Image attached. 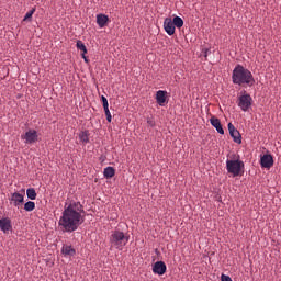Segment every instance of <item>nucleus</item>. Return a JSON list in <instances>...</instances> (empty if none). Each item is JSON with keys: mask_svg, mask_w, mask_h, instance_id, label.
I'll return each instance as SVG.
<instances>
[{"mask_svg": "<svg viewBox=\"0 0 281 281\" xmlns=\"http://www.w3.org/2000/svg\"><path fill=\"white\" fill-rule=\"evenodd\" d=\"M26 196L32 201L36 200V190L34 188L27 189Z\"/></svg>", "mask_w": 281, "mask_h": 281, "instance_id": "nucleus-21", "label": "nucleus"}, {"mask_svg": "<svg viewBox=\"0 0 281 281\" xmlns=\"http://www.w3.org/2000/svg\"><path fill=\"white\" fill-rule=\"evenodd\" d=\"M101 100H102L103 109H106V108H109V102H108V99H106V97H104V95H101Z\"/></svg>", "mask_w": 281, "mask_h": 281, "instance_id": "nucleus-24", "label": "nucleus"}, {"mask_svg": "<svg viewBox=\"0 0 281 281\" xmlns=\"http://www.w3.org/2000/svg\"><path fill=\"white\" fill-rule=\"evenodd\" d=\"M103 109H104L105 116L111 115V112H110V110H109V106H108V108H103Z\"/></svg>", "mask_w": 281, "mask_h": 281, "instance_id": "nucleus-27", "label": "nucleus"}, {"mask_svg": "<svg viewBox=\"0 0 281 281\" xmlns=\"http://www.w3.org/2000/svg\"><path fill=\"white\" fill-rule=\"evenodd\" d=\"M172 23H173L175 27H177V29H181L184 24L183 19L179 15H176L173 18Z\"/></svg>", "mask_w": 281, "mask_h": 281, "instance_id": "nucleus-20", "label": "nucleus"}, {"mask_svg": "<svg viewBox=\"0 0 281 281\" xmlns=\"http://www.w3.org/2000/svg\"><path fill=\"white\" fill-rule=\"evenodd\" d=\"M21 139L24 140V144H34L38 142V132L36 130H29L25 134H22Z\"/></svg>", "mask_w": 281, "mask_h": 281, "instance_id": "nucleus-6", "label": "nucleus"}, {"mask_svg": "<svg viewBox=\"0 0 281 281\" xmlns=\"http://www.w3.org/2000/svg\"><path fill=\"white\" fill-rule=\"evenodd\" d=\"M106 121H108L109 123H111V121H112L111 114L106 115Z\"/></svg>", "mask_w": 281, "mask_h": 281, "instance_id": "nucleus-28", "label": "nucleus"}, {"mask_svg": "<svg viewBox=\"0 0 281 281\" xmlns=\"http://www.w3.org/2000/svg\"><path fill=\"white\" fill-rule=\"evenodd\" d=\"M85 222L83 206L79 202H72L65 210L59 218V226L66 233H72Z\"/></svg>", "mask_w": 281, "mask_h": 281, "instance_id": "nucleus-1", "label": "nucleus"}, {"mask_svg": "<svg viewBox=\"0 0 281 281\" xmlns=\"http://www.w3.org/2000/svg\"><path fill=\"white\" fill-rule=\"evenodd\" d=\"M147 124H148V126H150L151 128L156 126V123H155L154 119H147Z\"/></svg>", "mask_w": 281, "mask_h": 281, "instance_id": "nucleus-25", "label": "nucleus"}, {"mask_svg": "<svg viewBox=\"0 0 281 281\" xmlns=\"http://www.w3.org/2000/svg\"><path fill=\"white\" fill-rule=\"evenodd\" d=\"M0 229L7 234L8 232L12 231V221L10 218H1L0 220Z\"/></svg>", "mask_w": 281, "mask_h": 281, "instance_id": "nucleus-12", "label": "nucleus"}, {"mask_svg": "<svg viewBox=\"0 0 281 281\" xmlns=\"http://www.w3.org/2000/svg\"><path fill=\"white\" fill-rule=\"evenodd\" d=\"M237 105L243 112H248L252 105V97L246 91L238 97Z\"/></svg>", "mask_w": 281, "mask_h": 281, "instance_id": "nucleus-5", "label": "nucleus"}, {"mask_svg": "<svg viewBox=\"0 0 281 281\" xmlns=\"http://www.w3.org/2000/svg\"><path fill=\"white\" fill-rule=\"evenodd\" d=\"M245 168L243 160H226V169L228 173L234 177L240 176V172Z\"/></svg>", "mask_w": 281, "mask_h": 281, "instance_id": "nucleus-4", "label": "nucleus"}, {"mask_svg": "<svg viewBox=\"0 0 281 281\" xmlns=\"http://www.w3.org/2000/svg\"><path fill=\"white\" fill-rule=\"evenodd\" d=\"M260 165H261V168H266V169H270L271 167H273L274 160L271 154H265L263 156H261Z\"/></svg>", "mask_w": 281, "mask_h": 281, "instance_id": "nucleus-7", "label": "nucleus"}, {"mask_svg": "<svg viewBox=\"0 0 281 281\" xmlns=\"http://www.w3.org/2000/svg\"><path fill=\"white\" fill-rule=\"evenodd\" d=\"M24 200V196L18 192L11 195V201L15 207H19L21 204H23Z\"/></svg>", "mask_w": 281, "mask_h": 281, "instance_id": "nucleus-14", "label": "nucleus"}, {"mask_svg": "<svg viewBox=\"0 0 281 281\" xmlns=\"http://www.w3.org/2000/svg\"><path fill=\"white\" fill-rule=\"evenodd\" d=\"M221 279H222V281H233V280L231 279V277L225 276V274H222Z\"/></svg>", "mask_w": 281, "mask_h": 281, "instance_id": "nucleus-26", "label": "nucleus"}, {"mask_svg": "<svg viewBox=\"0 0 281 281\" xmlns=\"http://www.w3.org/2000/svg\"><path fill=\"white\" fill-rule=\"evenodd\" d=\"M79 139L82 144H88L89 143V132H88V130H85L83 132H80Z\"/></svg>", "mask_w": 281, "mask_h": 281, "instance_id": "nucleus-19", "label": "nucleus"}, {"mask_svg": "<svg viewBox=\"0 0 281 281\" xmlns=\"http://www.w3.org/2000/svg\"><path fill=\"white\" fill-rule=\"evenodd\" d=\"M164 29L165 32L169 35L172 36L175 34L176 31V26L173 21L171 20V18H166L164 21Z\"/></svg>", "mask_w": 281, "mask_h": 281, "instance_id": "nucleus-9", "label": "nucleus"}, {"mask_svg": "<svg viewBox=\"0 0 281 281\" xmlns=\"http://www.w3.org/2000/svg\"><path fill=\"white\" fill-rule=\"evenodd\" d=\"M156 102L159 106H165L167 103V91L166 90H158L156 93Z\"/></svg>", "mask_w": 281, "mask_h": 281, "instance_id": "nucleus-11", "label": "nucleus"}, {"mask_svg": "<svg viewBox=\"0 0 281 281\" xmlns=\"http://www.w3.org/2000/svg\"><path fill=\"white\" fill-rule=\"evenodd\" d=\"M130 237L125 236L123 232L114 231L111 235L110 243L117 250H122L124 246L128 243Z\"/></svg>", "mask_w": 281, "mask_h": 281, "instance_id": "nucleus-3", "label": "nucleus"}, {"mask_svg": "<svg viewBox=\"0 0 281 281\" xmlns=\"http://www.w3.org/2000/svg\"><path fill=\"white\" fill-rule=\"evenodd\" d=\"M228 131L229 135L234 139L236 144H241V134L236 130V127L233 125V123H228Z\"/></svg>", "mask_w": 281, "mask_h": 281, "instance_id": "nucleus-8", "label": "nucleus"}, {"mask_svg": "<svg viewBox=\"0 0 281 281\" xmlns=\"http://www.w3.org/2000/svg\"><path fill=\"white\" fill-rule=\"evenodd\" d=\"M167 271V267L165 265V262L162 261H157L154 266H153V272L155 274L158 276H164Z\"/></svg>", "mask_w": 281, "mask_h": 281, "instance_id": "nucleus-10", "label": "nucleus"}, {"mask_svg": "<svg viewBox=\"0 0 281 281\" xmlns=\"http://www.w3.org/2000/svg\"><path fill=\"white\" fill-rule=\"evenodd\" d=\"M61 252L64 256L72 257L76 255V250L71 246H64L61 248Z\"/></svg>", "mask_w": 281, "mask_h": 281, "instance_id": "nucleus-17", "label": "nucleus"}, {"mask_svg": "<svg viewBox=\"0 0 281 281\" xmlns=\"http://www.w3.org/2000/svg\"><path fill=\"white\" fill-rule=\"evenodd\" d=\"M34 209H36V203L35 202L29 201L24 204V210L26 212H32V211H34Z\"/></svg>", "mask_w": 281, "mask_h": 281, "instance_id": "nucleus-22", "label": "nucleus"}, {"mask_svg": "<svg viewBox=\"0 0 281 281\" xmlns=\"http://www.w3.org/2000/svg\"><path fill=\"white\" fill-rule=\"evenodd\" d=\"M109 22V16L103 13L97 14V24L100 29H103Z\"/></svg>", "mask_w": 281, "mask_h": 281, "instance_id": "nucleus-15", "label": "nucleus"}, {"mask_svg": "<svg viewBox=\"0 0 281 281\" xmlns=\"http://www.w3.org/2000/svg\"><path fill=\"white\" fill-rule=\"evenodd\" d=\"M210 122H211V125L217 131L218 134L224 135V130L222 127L220 119L212 116V119H210Z\"/></svg>", "mask_w": 281, "mask_h": 281, "instance_id": "nucleus-13", "label": "nucleus"}, {"mask_svg": "<svg viewBox=\"0 0 281 281\" xmlns=\"http://www.w3.org/2000/svg\"><path fill=\"white\" fill-rule=\"evenodd\" d=\"M114 175H115L114 167H105V169L103 171V176L105 179H111L114 177Z\"/></svg>", "mask_w": 281, "mask_h": 281, "instance_id": "nucleus-18", "label": "nucleus"}, {"mask_svg": "<svg viewBox=\"0 0 281 281\" xmlns=\"http://www.w3.org/2000/svg\"><path fill=\"white\" fill-rule=\"evenodd\" d=\"M36 12V8H33L32 10L27 11L25 13V16L23 18V21H29L30 19H32V16L34 15V13Z\"/></svg>", "mask_w": 281, "mask_h": 281, "instance_id": "nucleus-23", "label": "nucleus"}, {"mask_svg": "<svg viewBox=\"0 0 281 281\" xmlns=\"http://www.w3.org/2000/svg\"><path fill=\"white\" fill-rule=\"evenodd\" d=\"M232 81L237 86H254L255 77L252 72L240 64H237L233 69Z\"/></svg>", "mask_w": 281, "mask_h": 281, "instance_id": "nucleus-2", "label": "nucleus"}, {"mask_svg": "<svg viewBox=\"0 0 281 281\" xmlns=\"http://www.w3.org/2000/svg\"><path fill=\"white\" fill-rule=\"evenodd\" d=\"M76 47H77V49H79V50L82 52L81 56H82L83 60H85L86 63H88V58L85 56V55L87 54V47H86V45L82 43V41L78 40L77 43H76Z\"/></svg>", "mask_w": 281, "mask_h": 281, "instance_id": "nucleus-16", "label": "nucleus"}]
</instances>
